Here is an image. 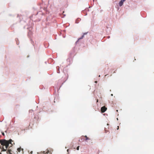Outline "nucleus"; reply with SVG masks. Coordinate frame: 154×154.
<instances>
[{"instance_id":"6","label":"nucleus","mask_w":154,"mask_h":154,"mask_svg":"<svg viewBox=\"0 0 154 154\" xmlns=\"http://www.w3.org/2000/svg\"><path fill=\"white\" fill-rule=\"evenodd\" d=\"M17 150L19 152H20V148H18Z\"/></svg>"},{"instance_id":"5","label":"nucleus","mask_w":154,"mask_h":154,"mask_svg":"<svg viewBox=\"0 0 154 154\" xmlns=\"http://www.w3.org/2000/svg\"><path fill=\"white\" fill-rule=\"evenodd\" d=\"M85 137H86V139H85V140H88V139H89L88 138V137H87V136H85Z\"/></svg>"},{"instance_id":"10","label":"nucleus","mask_w":154,"mask_h":154,"mask_svg":"<svg viewBox=\"0 0 154 154\" xmlns=\"http://www.w3.org/2000/svg\"><path fill=\"white\" fill-rule=\"evenodd\" d=\"M119 126H118V128H117V130H118L119 129Z\"/></svg>"},{"instance_id":"19","label":"nucleus","mask_w":154,"mask_h":154,"mask_svg":"<svg viewBox=\"0 0 154 154\" xmlns=\"http://www.w3.org/2000/svg\"><path fill=\"white\" fill-rule=\"evenodd\" d=\"M97 102H98V100H97Z\"/></svg>"},{"instance_id":"7","label":"nucleus","mask_w":154,"mask_h":154,"mask_svg":"<svg viewBox=\"0 0 154 154\" xmlns=\"http://www.w3.org/2000/svg\"><path fill=\"white\" fill-rule=\"evenodd\" d=\"M79 146H78L77 148V150H78L79 149Z\"/></svg>"},{"instance_id":"12","label":"nucleus","mask_w":154,"mask_h":154,"mask_svg":"<svg viewBox=\"0 0 154 154\" xmlns=\"http://www.w3.org/2000/svg\"><path fill=\"white\" fill-rule=\"evenodd\" d=\"M111 96H113V94H111Z\"/></svg>"},{"instance_id":"11","label":"nucleus","mask_w":154,"mask_h":154,"mask_svg":"<svg viewBox=\"0 0 154 154\" xmlns=\"http://www.w3.org/2000/svg\"><path fill=\"white\" fill-rule=\"evenodd\" d=\"M31 111H32V110H30V112H31Z\"/></svg>"},{"instance_id":"14","label":"nucleus","mask_w":154,"mask_h":154,"mask_svg":"<svg viewBox=\"0 0 154 154\" xmlns=\"http://www.w3.org/2000/svg\"><path fill=\"white\" fill-rule=\"evenodd\" d=\"M68 150H69V149H68L67 150V152H68Z\"/></svg>"},{"instance_id":"2","label":"nucleus","mask_w":154,"mask_h":154,"mask_svg":"<svg viewBox=\"0 0 154 154\" xmlns=\"http://www.w3.org/2000/svg\"><path fill=\"white\" fill-rule=\"evenodd\" d=\"M107 109V108L105 106H103L101 108V110L102 112H104Z\"/></svg>"},{"instance_id":"8","label":"nucleus","mask_w":154,"mask_h":154,"mask_svg":"<svg viewBox=\"0 0 154 154\" xmlns=\"http://www.w3.org/2000/svg\"><path fill=\"white\" fill-rule=\"evenodd\" d=\"M2 134L3 136L5 135L4 133V132H2Z\"/></svg>"},{"instance_id":"20","label":"nucleus","mask_w":154,"mask_h":154,"mask_svg":"<svg viewBox=\"0 0 154 154\" xmlns=\"http://www.w3.org/2000/svg\"><path fill=\"white\" fill-rule=\"evenodd\" d=\"M99 76L100 77V75H99Z\"/></svg>"},{"instance_id":"15","label":"nucleus","mask_w":154,"mask_h":154,"mask_svg":"<svg viewBox=\"0 0 154 154\" xmlns=\"http://www.w3.org/2000/svg\"><path fill=\"white\" fill-rule=\"evenodd\" d=\"M117 120H118V118H117Z\"/></svg>"},{"instance_id":"4","label":"nucleus","mask_w":154,"mask_h":154,"mask_svg":"<svg viewBox=\"0 0 154 154\" xmlns=\"http://www.w3.org/2000/svg\"><path fill=\"white\" fill-rule=\"evenodd\" d=\"M124 2L122 0H121L119 2V5L120 6H121L123 4V2Z\"/></svg>"},{"instance_id":"18","label":"nucleus","mask_w":154,"mask_h":154,"mask_svg":"<svg viewBox=\"0 0 154 154\" xmlns=\"http://www.w3.org/2000/svg\"><path fill=\"white\" fill-rule=\"evenodd\" d=\"M5 132H7V131H5Z\"/></svg>"},{"instance_id":"1","label":"nucleus","mask_w":154,"mask_h":154,"mask_svg":"<svg viewBox=\"0 0 154 154\" xmlns=\"http://www.w3.org/2000/svg\"><path fill=\"white\" fill-rule=\"evenodd\" d=\"M12 140L11 139H10L8 140H0V143L1 145L5 146V149L4 147L3 148V151H6V149L8 148L9 144L13 145L12 143Z\"/></svg>"},{"instance_id":"16","label":"nucleus","mask_w":154,"mask_h":154,"mask_svg":"<svg viewBox=\"0 0 154 154\" xmlns=\"http://www.w3.org/2000/svg\"><path fill=\"white\" fill-rule=\"evenodd\" d=\"M64 16H66V15L65 14H64Z\"/></svg>"},{"instance_id":"13","label":"nucleus","mask_w":154,"mask_h":154,"mask_svg":"<svg viewBox=\"0 0 154 154\" xmlns=\"http://www.w3.org/2000/svg\"><path fill=\"white\" fill-rule=\"evenodd\" d=\"M122 1H123L124 2L126 0H122Z\"/></svg>"},{"instance_id":"17","label":"nucleus","mask_w":154,"mask_h":154,"mask_svg":"<svg viewBox=\"0 0 154 154\" xmlns=\"http://www.w3.org/2000/svg\"><path fill=\"white\" fill-rule=\"evenodd\" d=\"M95 82L96 83L97 82V81H95Z\"/></svg>"},{"instance_id":"9","label":"nucleus","mask_w":154,"mask_h":154,"mask_svg":"<svg viewBox=\"0 0 154 154\" xmlns=\"http://www.w3.org/2000/svg\"><path fill=\"white\" fill-rule=\"evenodd\" d=\"M8 152L10 153V150H8Z\"/></svg>"},{"instance_id":"3","label":"nucleus","mask_w":154,"mask_h":154,"mask_svg":"<svg viewBox=\"0 0 154 154\" xmlns=\"http://www.w3.org/2000/svg\"><path fill=\"white\" fill-rule=\"evenodd\" d=\"M87 33H84L83 35H82V36L80 37V38H78V40L77 41V42H76V43H77L78 42H79V41L80 40V39H82L84 37V35H85Z\"/></svg>"}]
</instances>
